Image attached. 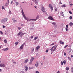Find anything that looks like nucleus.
<instances>
[{"mask_svg": "<svg viewBox=\"0 0 73 73\" xmlns=\"http://www.w3.org/2000/svg\"><path fill=\"white\" fill-rule=\"evenodd\" d=\"M56 48H57V46L56 45H55L54 46H53L50 49V50L51 51H53V52L56 51Z\"/></svg>", "mask_w": 73, "mask_h": 73, "instance_id": "f257e3e1", "label": "nucleus"}, {"mask_svg": "<svg viewBox=\"0 0 73 73\" xmlns=\"http://www.w3.org/2000/svg\"><path fill=\"white\" fill-rule=\"evenodd\" d=\"M7 20H8V18H5L1 21V23H2L3 24H5V23L7 21Z\"/></svg>", "mask_w": 73, "mask_h": 73, "instance_id": "f03ea898", "label": "nucleus"}, {"mask_svg": "<svg viewBox=\"0 0 73 73\" xmlns=\"http://www.w3.org/2000/svg\"><path fill=\"white\" fill-rule=\"evenodd\" d=\"M24 45H25V43H24L22 45L20 46L19 48L21 50V49H23V47L24 46Z\"/></svg>", "mask_w": 73, "mask_h": 73, "instance_id": "7ed1b4c3", "label": "nucleus"}, {"mask_svg": "<svg viewBox=\"0 0 73 73\" xmlns=\"http://www.w3.org/2000/svg\"><path fill=\"white\" fill-rule=\"evenodd\" d=\"M49 7L51 9V11H53V8L52 7V5L51 4H49Z\"/></svg>", "mask_w": 73, "mask_h": 73, "instance_id": "20e7f679", "label": "nucleus"}, {"mask_svg": "<svg viewBox=\"0 0 73 73\" xmlns=\"http://www.w3.org/2000/svg\"><path fill=\"white\" fill-rule=\"evenodd\" d=\"M0 66L1 68H5V65L4 64H1Z\"/></svg>", "mask_w": 73, "mask_h": 73, "instance_id": "39448f33", "label": "nucleus"}, {"mask_svg": "<svg viewBox=\"0 0 73 73\" xmlns=\"http://www.w3.org/2000/svg\"><path fill=\"white\" fill-rule=\"evenodd\" d=\"M48 19H49L50 20H54V19L53 18V17H52V16H50L49 17Z\"/></svg>", "mask_w": 73, "mask_h": 73, "instance_id": "423d86ee", "label": "nucleus"}, {"mask_svg": "<svg viewBox=\"0 0 73 73\" xmlns=\"http://www.w3.org/2000/svg\"><path fill=\"white\" fill-rule=\"evenodd\" d=\"M12 20L13 21V22L14 23H16V22H17V20H15V19L14 18H13L12 19Z\"/></svg>", "mask_w": 73, "mask_h": 73, "instance_id": "0eeeda50", "label": "nucleus"}, {"mask_svg": "<svg viewBox=\"0 0 73 73\" xmlns=\"http://www.w3.org/2000/svg\"><path fill=\"white\" fill-rule=\"evenodd\" d=\"M7 2H8V3H6L5 4V6H7V5H8V4L9 3V0H7Z\"/></svg>", "mask_w": 73, "mask_h": 73, "instance_id": "6e6552de", "label": "nucleus"}, {"mask_svg": "<svg viewBox=\"0 0 73 73\" xmlns=\"http://www.w3.org/2000/svg\"><path fill=\"white\" fill-rule=\"evenodd\" d=\"M35 66H36V67H38V62H36V63L35 64Z\"/></svg>", "mask_w": 73, "mask_h": 73, "instance_id": "1a4fd4ad", "label": "nucleus"}, {"mask_svg": "<svg viewBox=\"0 0 73 73\" xmlns=\"http://www.w3.org/2000/svg\"><path fill=\"white\" fill-rule=\"evenodd\" d=\"M22 15L23 16L25 20L26 19V17H25V14H24V13H22Z\"/></svg>", "mask_w": 73, "mask_h": 73, "instance_id": "9d476101", "label": "nucleus"}, {"mask_svg": "<svg viewBox=\"0 0 73 73\" xmlns=\"http://www.w3.org/2000/svg\"><path fill=\"white\" fill-rule=\"evenodd\" d=\"M42 12H45V8L43 7H42Z\"/></svg>", "mask_w": 73, "mask_h": 73, "instance_id": "9b49d317", "label": "nucleus"}, {"mask_svg": "<svg viewBox=\"0 0 73 73\" xmlns=\"http://www.w3.org/2000/svg\"><path fill=\"white\" fill-rule=\"evenodd\" d=\"M33 1H34V2H35L36 4V5H37V4H38V2H37V1H36V0H33Z\"/></svg>", "mask_w": 73, "mask_h": 73, "instance_id": "f8f14e48", "label": "nucleus"}, {"mask_svg": "<svg viewBox=\"0 0 73 73\" xmlns=\"http://www.w3.org/2000/svg\"><path fill=\"white\" fill-rule=\"evenodd\" d=\"M60 14L61 16H62L63 17H64V13H63V12H62V11H61L60 12Z\"/></svg>", "mask_w": 73, "mask_h": 73, "instance_id": "ddd939ff", "label": "nucleus"}, {"mask_svg": "<svg viewBox=\"0 0 73 73\" xmlns=\"http://www.w3.org/2000/svg\"><path fill=\"white\" fill-rule=\"evenodd\" d=\"M40 46H38L36 48V50H38V49H40Z\"/></svg>", "mask_w": 73, "mask_h": 73, "instance_id": "4468645a", "label": "nucleus"}, {"mask_svg": "<svg viewBox=\"0 0 73 73\" xmlns=\"http://www.w3.org/2000/svg\"><path fill=\"white\" fill-rule=\"evenodd\" d=\"M22 33V32H19L17 34V36H20V35Z\"/></svg>", "mask_w": 73, "mask_h": 73, "instance_id": "2eb2a0df", "label": "nucleus"}, {"mask_svg": "<svg viewBox=\"0 0 73 73\" xmlns=\"http://www.w3.org/2000/svg\"><path fill=\"white\" fill-rule=\"evenodd\" d=\"M34 59H35V58H33V57H32L31 60H30V61H33V60H34Z\"/></svg>", "mask_w": 73, "mask_h": 73, "instance_id": "dca6fc26", "label": "nucleus"}, {"mask_svg": "<svg viewBox=\"0 0 73 73\" xmlns=\"http://www.w3.org/2000/svg\"><path fill=\"white\" fill-rule=\"evenodd\" d=\"M69 25L70 26H72V25H73V23L72 22H70L69 24Z\"/></svg>", "mask_w": 73, "mask_h": 73, "instance_id": "f3484780", "label": "nucleus"}, {"mask_svg": "<svg viewBox=\"0 0 73 73\" xmlns=\"http://www.w3.org/2000/svg\"><path fill=\"white\" fill-rule=\"evenodd\" d=\"M25 67L26 68V71H27V70H28V66H25Z\"/></svg>", "mask_w": 73, "mask_h": 73, "instance_id": "a211bd4d", "label": "nucleus"}, {"mask_svg": "<svg viewBox=\"0 0 73 73\" xmlns=\"http://www.w3.org/2000/svg\"><path fill=\"white\" fill-rule=\"evenodd\" d=\"M15 5L16 6H17L19 5V3L17 2H15Z\"/></svg>", "mask_w": 73, "mask_h": 73, "instance_id": "6ab92c4d", "label": "nucleus"}, {"mask_svg": "<svg viewBox=\"0 0 73 73\" xmlns=\"http://www.w3.org/2000/svg\"><path fill=\"white\" fill-rule=\"evenodd\" d=\"M38 38V37L37 36L35 37L34 38V40H37V39Z\"/></svg>", "mask_w": 73, "mask_h": 73, "instance_id": "aec40b11", "label": "nucleus"}, {"mask_svg": "<svg viewBox=\"0 0 73 73\" xmlns=\"http://www.w3.org/2000/svg\"><path fill=\"white\" fill-rule=\"evenodd\" d=\"M4 42L5 44H7V41L6 39H5L4 40Z\"/></svg>", "mask_w": 73, "mask_h": 73, "instance_id": "412c9836", "label": "nucleus"}, {"mask_svg": "<svg viewBox=\"0 0 73 73\" xmlns=\"http://www.w3.org/2000/svg\"><path fill=\"white\" fill-rule=\"evenodd\" d=\"M32 61L31 60H30L29 64L30 65H31V64H32Z\"/></svg>", "mask_w": 73, "mask_h": 73, "instance_id": "4be33fe9", "label": "nucleus"}, {"mask_svg": "<svg viewBox=\"0 0 73 73\" xmlns=\"http://www.w3.org/2000/svg\"><path fill=\"white\" fill-rule=\"evenodd\" d=\"M28 61H29V60L28 59H26L25 61V63H27V62H28Z\"/></svg>", "mask_w": 73, "mask_h": 73, "instance_id": "5701e85b", "label": "nucleus"}, {"mask_svg": "<svg viewBox=\"0 0 73 73\" xmlns=\"http://www.w3.org/2000/svg\"><path fill=\"white\" fill-rule=\"evenodd\" d=\"M69 69V68L68 67H67L66 68V70H68Z\"/></svg>", "mask_w": 73, "mask_h": 73, "instance_id": "b1692460", "label": "nucleus"}, {"mask_svg": "<svg viewBox=\"0 0 73 73\" xmlns=\"http://www.w3.org/2000/svg\"><path fill=\"white\" fill-rule=\"evenodd\" d=\"M68 12H69V13L70 14H72V12L71 11H68Z\"/></svg>", "mask_w": 73, "mask_h": 73, "instance_id": "393cba45", "label": "nucleus"}, {"mask_svg": "<svg viewBox=\"0 0 73 73\" xmlns=\"http://www.w3.org/2000/svg\"><path fill=\"white\" fill-rule=\"evenodd\" d=\"M18 44H19V42H15V45H17Z\"/></svg>", "mask_w": 73, "mask_h": 73, "instance_id": "a878e982", "label": "nucleus"}, {"mask_svg": "<svg viewBox=\"0 0 73 73\" xmlns=\"http://www.w3.org/2000/svg\"><path fill=\"white\" fill-rule=\"evenodd\" d=\"M63 63L64 64H66V60H64L63 61Z\"/></svg>", "mask_w": 73, "mask_h": 73, "instance_id": "bb28decb", "label": "nucleus"}, {"mask_svg": "<svg viewBox=\"0 0 73 73\" xmlns=\"http://www.w3.org/2000/svg\"><path fill=\"white\" fill-rule=\"evenodd\" d=\"M62 7H66V6L65 5H62Z\"/></svg>", "mask_w": 73, "mask_h": 73, "instance_id": "cd10ccee", "label": "nucleus"}, {"mask_svg": "<svg viewBox=\"0 0 73 73\" xmlns=\"http://www.w3.org/2000/svg\"><path fill=\"white\" fill-rule=\"evenodd\" d=\"M52 24H53L54 25H56V23L55 22H53L52 23Z\"/></svg>", "mask_w": 73, "mask_h": 73, "instance_id": "c85d7f7f", "label": "nucleus"}, {"mask_svg": "<svg viewBox=\"0 0 73 73\" xmlns=\"http://www.w3.org/2000/svg\"><path fill=\"white\" fill-rule=\"evenodd\" d=\"M39 18V16H38V15H37V16L36 17V19H38Z\"/></svg>", "mask_w": 73, "mask_h": 73, "instance_id": "c756f323", "label": "nucleus"}, {"mask_svg": "<svg viewBox=\"0 0 73 73\" xmlns=\"http://www.w3.org/2000/svg\"><path fill=\"white\" fill-rule=\"evenodd\" d=\"M72 5H73V4L72 3H71L70 5V7H72Z\"/></svg>", "mask_w": 73, "mask_h": 73, "instance_id": "7c9ffc66", "label": "nucleus"}, {"mask_svg": "<svg viewBox=\"0 0 73 73\" xmlns=\"http://www.w3.org/2000/svg\"><path fill=\"white\" fill-rule=\"evenodd\" d=\"M71 72L73 73V67L71 68Z\"/></svg>", "mask_w": 73, "mask_h": 73, "instance_id": "2f4dec72", "label": "nucleus"}, {"mask_svg": "<svg viewBox=\"0 0 73 73\" xmlns=\"http://www.w3.org/2000/svg\"><path fill=\"white\" fill-rule=\"evenodd\" d=\"M68 46V45H66V46H64V48H66V47H67Z\"/></svg>", "mask_w": 73, "mask_h": 73, "instance_id": "473e14b6", "label": "nucleus"}, {"mask_svg": "<svg viewBox=\"0 0 73 73\" xmlns=\"http://www.w3.org/2000/svg\"><path fill=\"white\" fill-rule=\"evenodd\" d=\"M66 28H68V25H67L66 26Z\"/></svg>", "mask_w": 73, "mask_h": 73, "instance_id": "72a5a7b5", "label": "nucleus"}, {"mask_svg": "<svg viewBox=\"0 0 73 73\" xmlns=\"http://www.w3.org/2000/svg\"><path fill=\"white\" fill-rule=\"evenodd\" d=\"M69 19H72V16H70L69 17Z\"/></svg>", "mask_w": 73, "mask_h": 73, "instance_id": "f704fd0d", "label": "nucleus"}, {"mask_svg": "<svg viewBox=\"0 0 73 73\" xmlns=\"http://www.w3.org/2000/svg\"><path fill=\"white\" fill-rule=\"evenodd\" d=\"M61 65H63V62H62V61L61 62Z\"/></svg>", "mask_w": 73, "mask_h": 73, "instance_id": "c9c22d12", "label": "nucleus"}, {"mask_svg": "<svg viewBox=\"0 0 73 73\" xmlns=\"http://www.w3.org/2000/svg\"><path fill=\"white\" fill-rule=\"evenodd\" d=\"M43 60H45V56H43Z\"/></svg>", "mask_w": 73, "mask_h": 73, "instance_id": "e433bc0d", "label": "nucleus"}, {"mask_svg": "<svg viewBox=\"0 0 73 73\" xmlns=\"http://www.w3.org/2000/svg\"><path fill=\"white\" fill-rule=\"evenodd\" d=\"M0 33L1 34H3V32H2V31H0Z\"/></svg>", "mask_w": 73, "mask_h": 73, "instance_id": "4c0bfd02", "label": "nucleus"}, {"mask_svg": "<svg viewBox=\"0 0 73 73\" xmlns=\"http://www.w3.org/2000/svg\"><path fill=\"white\" fill-rule=\"evenodd\" d=\"M64 56H66V53L65 52H64Z\"/></svg>", "mask_w": 73, "mask_h": 73, "instance_id": "58836bf2", "label": "nucleus"}, {"mask_svg": "<svg viewBox=\"0 0 73 73\" xmlns=\"http://www.w3.org/2000/svg\"><path fill=\"white\" fill-rule=\"evenodd\" d=\"M66 31H68V28H66Z\"/></svg>", "mask_w": 73, "mask_h": 73, "instance_id": "ea45409f", "label": "nucleus"}, {"mask_svg": "<svg viewBox=\"0 0 73 73\" xmlns=\"http://www.w3.org/2000/svg\"><path fill=\"white\" fill-rule=\"evenodd\" d=\"M2 7L3 9H4V6H2Z\"/></svg>", "mask_w": 73, "mask_h": 73, "instance_id": "a19ab883", "label": "nucleus"}, {"mask_svg": "<svg viewBox=\"0 0 73 73\" xmlns=\"http://www.w3.org/2000/svg\"><path fill=\"white\" fill-rule=\"evenodd\" d=\"M18 29H19V30H20L21 29V27H19L18 28Z\"/></svg>", "mask_w": 73, "mask_h": 73, "instance_id": "79ce46f5", "label": "nucleus"}, {"mask_svg": "<svg viewBox=\"0 0 73 73\" xmlns=\"http://www.w3.org/2000/svg\"><path fill=\"white\" fill-rule=\"evenodd\" d=\"M22 9V14L23 13H24V12H23V9Z\"/></svg>", "mask_w": 73, "mask_h": 73, "instance_id": "37998d69", "label": "nucleus"}, {"mask_svg": "<svg viewBox=\"0 0 73 73\" xmlns=\"http://www.w3.org/2000/svg\"><path fill=\"white\" fill-rule=\"evenodd\" d=\"M3 28H5V26H4V25H3Z\"/></svg>", "mask_w": 73, "mask_h": 73, "instance_id": "c03bdc74", "label": "nucleus"}, {"mask_svg": "<svg viewBox=\"0 0 73 73\" xmlns=\"http://www.w3.org/2000/svg\"><path fill=\"white\" fill-rule=\"evenodd\" d=\"M34 50V48H33V50H32V53H33V51Z\"/></svg>", "mask_w": 73, "mask_h": 73, "instance_id": "a18cd8bd", "label": "nucleus"}, {"mask_svg": "<svg viewBox=\"0 0 73 73\" xmlns=\"http://www.w3.org/2000/svg\"><path fill=\"white\" fill-rule=\"evenodd\" d=\"M5 49H6V50H8V48H6Z\"/></svg>", "mask_w": 73, "mask_h": 73, "instance_id": "49530a36", "label": "nucleus"}, {"mask_svg": "<svg viewBox=\"0 0 73 73\" xmlns=\"http://www.w3.org/2000/svg\"><path fill=\"white\" fill-rule=\"evenodd\" d=\"M62 44V45H64V42H62V44Z\"/></svg>", "mask_w": 73, "mask_h": 73, "instance_id": "de8ad7c7", "label": "nucleus"}, {"mask_svg": "<svg viewBox=\"0 0 73 73\" xmlns=\"http://www.w3.org/2000/svg\"><path fill=\"white\" fill-rule=\"evenodd\" d=\"M36 73H39V72L38 71H36Z\"/></svg>", "mask_w": 73, "mask_h": 73, "instance_id": "09e8293b", "label": "nucleus"}, {"mask_svg": "<svg viewBox=\"0 0 73 73\" xmlns=\"http://www.w3.org/2000/svg\"><path fill=\"white\" fill-rule=\"evenodd\" d=\"M48 52V50H46V53H47V52Z\"/></svg>", "mask_w": 73, "mask_h": 73, "instance_id": "8fccbe9b", "label": "nucleus"}, {"mask_svg": "<svg viewBox=\"0 0 73 73\" xmlns=\"http://www.w3.org/2000/svg\"><path fill=\"white\" fill-rule=\"evenodd\" d=\"M60 44H61L62 43V41H60Z\"/></svg>", "mask_w": 73, "mask_h": 73, "instance_id": "3c124183", "label": "nucleus"}, {"mask_svg": "<svg viewBox=\"0 0 73 73\" xmlns=\"http://www.w3.org/2000/svg\"><path fill=\"white\" fill-rule=\"evenodd\" d=\"M33 20H34V21H36L37 20V19H33Z\"/></svg>", "mask_w": 73, "mask_h": 73, "instance_id": "603ef678", "label": "nucleus"}, {"mask_svg": "<svg viewBox=\"0 0 73 73\" xmlns=\"http://www.w3.org/2000/svg\"><path fill=\"white\" fill-rule=\"evenodd\" d=\"M3 50H4V51H5L6 50V49H5V48L4 49H3Z\"/></svg>", "mask_w": 73, "mask_h": 73, "instance_id": "864d4df0", "label": "nucleus"}, {"mask_svg": "<svg viewBox=\"0 0 73 73\" xmlns=\"http://www.w3.org/2000/svg\"><path fill=\"white\" fill-rule=\"evenodd\" d=\"M34 36H31V38H33Z\"/></svg>", "mask_w": 73, "mask_h": 73, "instance_id": "5fc2aeb1", "label": "nucleus"}, {"mask_svg": "<svg viewBox=\"0 0 73 73\" xmlns=\"http://www.w3.org/2000/svg\"><path fill=\"white\" fill-rule=\"evenodd\" d=\"M22 36H24V33H22L21 34Z\"/></svg>", "mask_w": 73, "mask_h": 73, "instance_id": "6e6d98bb", "label": "nucleus"}, {"mask_svg": "<svg viewBox=\"0 0 73 73\" xmlns=\"http://www.w3.org/2000/svg\"><path fill=\"white\" fill-rule=\"evenodd\" d=\"M36 8V9H37V7H36V6H34Z\"/></svg>", "mask_w": 73, "mask_h": 73, "instance_id": "4d7b16f0", "label": "nucleus"}, {"mask_svg": "<svg viewBox=\"0 0 73 73\" xmlns=\"http://www.w3.org/2000/svg\"><path fill=\"white\" fill-rule=\"evenodd\" d=\"M43 64H44V63H41V65H43Z\"/></svg>", "mask_w": 73, "mask_h": 73, "instance_id": "13d9d810", "label": "nucleus"}, {"mask_svg": "<svg viewBox=\"0 0 73 73\" xmlns=\"http://www.w3.org/2000/svg\"><path fill=\"white\" fill-rule=\"evenodd\" d=\"M23 24H21V27H22V26H23Z\"/></svg>", "mask_w": 73, "mask_h": 73, "instance_id": "bf43d9fd", "label": "nucleus"}, {"mask_svg": "<svg viewBox=\"0 0 73 73\" xmlns=\"http://www.w3.org/2000/svg\"><path fill=\"white\" fill-rule=\"evenodd\" d=\"M54 45V43H52V44H51L50 45Z\"/></svg>", "mask_w": 73, "mask_h": 73, "instance_id": "052dcab7", "label": "nucleus"}, {"mask_svg": "<svg viewBox=\"0 0 73 73\" xmlns=\"http://www.w3.org/2000/svg\"><path fill=\"white\" fill-rule=\"evenodd\" d=\"M71 58H72V57H73V55H72L71 56Z\"/></svg>", "mask_w": 73, "mask_h": 73, "instance_id": "680f3d73", "label": "nucleus"}, {"mask_svg": "<svg viewBox=\"0 0 73 73\" xmlns=\"http://www.w3.org/2000/svg\"><path fill=\"white\" fill-rule=\"evenodd\" d=\"M56 73H60V71H58V72H57Z\"/></svg>", "mask_w": 73, "mask_h": 73, "instance_id": "e2e57ef3", "label": "nucleus"}, {"mask_svg": "<svg viewBox=\"0 0 73 73\" xmlns=\"http://www.w3.org/2000/svg\"><path fill=\"white\" fill-rule=\"evenodd\" d=\"M59 3L60 4H62V3H61V2H60Z\"/></svg>", "mask_w": 73, "mask_h": 73, "instance_id": "0e129e2a", "label": "nucleus"}, {"mask_svg": "<svg viewBox=\"0 0 73 73\" xmlns=\"http://www.w3.org/2000/svg\"><path fill=\"white\" fill-rule=\"evenodd\" d=\"M55 11H57V9H55Z\"/></svg>", "mask_w": 73, "mask_h": 73, "instance_id": "69168bd1", "label": "nucleus"}, {"mask_svg": "<svg viewBox=\"0 0 73 73\" xmlns=\"http://www.w3.org/2000/svg\"><path fill=\"white\" fill-rule=\"evenodd\" d=\"M2 71V70L0 68V72H1Z\"/></svg>", "mask_w": 73, "mask_h": 73, "instance_id": "338daca9", "label": "nucleus"}, {"mask_svg": "<svg viewBox=\"0 0 73 73\" xmlns=\"http://www.w3.org/2000/svg\"><path fill=\"white\" fill-rule=\"evenodd\" d=\"M16 62H13V63H14V64H15Z\"/></svg>", "mask_w": 73, "mask_h": 73, "instance_id": "774afa93", "label": "nucleus"}]
</instances>
